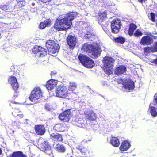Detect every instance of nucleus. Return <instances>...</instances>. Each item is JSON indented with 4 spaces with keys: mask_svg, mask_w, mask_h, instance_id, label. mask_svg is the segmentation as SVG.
Masks as SVG:
<instances>
[{
    "mask_svg": "<svg viewBox=\"0 0 157 157\" xmlns=\"http://www.w3.org/2000/svg\"><path fill=\"white\" fill-rule=\"evenodd\" d=\"M71 109L66 110L60 113L58 117V118L61 121L64 122H68L71 116Z\"/></svg>",
    "mask_w": 157,
    "mask_h": 157,
    "instance_id": "obj_11",
    "label": "nucleus"
},
{
    "mask_svg": "<svg viewBox=\"0 0 157 157\" xmlns=\"http://www.w3.org/2000/svg\"><path fill=\"white\" fill-rule=\"evenodd\" d=\"M148 17L152 22H155V14L153 12H151L150 13V16H148Z\"/></svg>",
    "mask_w": 157,
    "mask_h": 157,
    "instance_id": "obj_37",
    "label": "nucleus"
},
{
    "mask_svg": "<svg viewBox=\"0 0 157 157\" xmlns=\"http://www.w3.org/2000/svg\"><path fill=\"white\" fill-rule=\"evenodd\" d=\"M57 73V72L55 71H52L51 72V76L53 75H54L56 74Z\"/></svg>",
    "mask_w": 157,
    "mask_h": 157,
    "instance_id": "obj_45",
    "label": "nucleus"
},
{
    "mask_svg": "<svg viewBox=\"0 0 157 157\" xmlns=\"http://www.w3.org/2000/svg\"><path fill=\"white\" fill-rule=\"evenodd\" d=\"M56 149L57 151L60 152H64L65 151V148L64 146L59 143L56 145Z\"/></svg>",
    "mask_w": 157,
    "mask_h": 157,
    "instance_id": "obj_30",
    "label": "nucleus"
},
{
    "mask_svg": "<svg viewBox=\"0 0 157 157\" xmlns=\"http://www.w3.org/2000/svg\"><path fill=\"white\" fill-rule=\"evenodd\" d=\"M40 149L42 151L48 155H51L52 154V147L47 141H44L42 144Z\"/></svg>",
    "mask_w": 157,
    "mask_h": 157,
    "instance_id": "obj_12",
    "label": "nucleus"
},
{
    "mask_svg": "<svg viewBox=\"0 0 157 157\" xmlns=\"http://www.w3.org/2000/svg\"><path fill=\"white\" fill-rule=\"evenodd\" d=\"M152 52H157V41L154 43L153 46L151 47Z\"/></svg>",
    "mask_w": 157,
    "mask_h": 157,
    "instance_id": "obj_39",
    "label": "nucleus"
},
{
    "mask_svg": "<svg viewBox=\"0 0 157 157\" xmlns=\"http://www.w3.org/2000/svg\"><path fill=\"white\" fill-rule=\"evenodd\" d=\"M78 59L81 63L86 67L91 68L94 65L93 61L85 55L80 54L78 56Z\"/></svg>",
    "mask_w": 157,
    "mask_h": 157,
    "instance_id": "obj_5",
    "label": "nucleus"
},
{
    "mask_svg": "<svg viewBox=\"0 0 157 157\" xmlns=\"http://www.w3.org/2000/svg\"><path fill=\"white\" fill-rule=\"evenodd\" d=\"M42 96L41 88L39 86L34 87L31 91L29 97L30 100L35 103L38 102L39 100Z\"/></svg>",
    "mask_w": 157,
    "mask_h": 157,
    "instance_id": "obj_4",
    "label": "nucleus"
},
{
    "mask_svg": "<svg viewBox=\"0 0 157 157\" xmlns=\"http://www.w3.org/2000/svg\"><path fill=\"white\" fill-rule=\"evenodd\" d=\"M2 153V150L0 148V155H1Z\"/></svg>",
    "mask_w": 157,
    "mask_h": 157,
    "instance_id": "obj_50",
    "label": "nucleus"
},
{
    "mask_svg": "<svg viewBox=\"0 0 157 157\" xmlns=\"http://www.w3.org/2000/svg\"><path fill=\"white\" fill-rule=\"evenodd\" d=\"M34 128L36 133L39 135H44L46 132V129L44 125L37 124L35 125Z\"/></svg>",
    "mask_w": 157,
    "mask_h": 157,
    "instance_id": "obj_13",
    "label": "nucleus"
},
{
    "mask_svg": "<svg viewBox=\"0 0 157 157\" xmlns=\"http://www.w3.org/2000/svg\"><path fill=\"white\" fill-rule=\"evenodd\" d=\"M125 41V39L124 37L122 36H120L116 37L114 39V40L113 42L119 43L120 44H123Z\"/></svg>",
    "mask_w": 157,
    "mask_h": 157,
    "instance_id": "obj_31",
    "label": "nucleus"
},
{
    "mask_svg": "<svg viewBox=\"0 0 157 157\" xmlns=\"http://www.w3.org/2000/svg\"><path fill=\"white\" fill-rule=\"evenodd\" d=\"M9 78H8V81H9Z\"/></svg>",
    "mask_w": 157,
    "mask_h": 157,
    "instance_id": "obj_52",
    "label": "nucleus"
},
{
    "mask_svg": "<svg viewBox=\"0 0 157 157\" xmlns=\"http://www.w3.org/2000/svg\"><path fill=\"white\" fill-rule=\"evenodd\" d=\"M146 0H138V2L140 3H143L144 2H145Z\"/></svg>",
    "mask_w": 157,
    "mask_h": 157,
    "instance_id": "obj_46",
    "label": "nucleus"
},
{
    "mask_svg": "<svg viewBox=\"0 0 157 157\" xmlns=\"http://www.w3.org/2000/svg\"><path fill=\"white\" fill-rule=\"evenodd\" d=\"M55 43L54 40H47L46 43V46L48 51L50 50L52 46H53Z\"/></svg>",
    "mask_w": 157,
    "mask_h": 157,
    "instance_id": "obj_33",
    "label": "nucleus"
},
{
    "mask_svg": "<svg viewBox=\"0 0 157 157\" xmlns=\"http://www.w3.org/2000/svg\"><path fill=\"white\" fill-rule=\"evenodd\" d=\"M86 118L90 121H94L96 119V114L94 112L91 113L89 114H87Z\"/></svg>",
    "mask_w": 157,
    "mask_h": 157,
    "instance_id": "obj_32",
    "label": "nucleus"
},
{
    "mask_svg": "<svg viewBox=\"0 0 157 157\" xmlns=\"http://www.w3.org/2000/svg\"><path fill=\"white\" fill-rule=\"evenodd\" d=\"M131 146L130 143L127 140L123 141L119 149L121 151H125L129 149Z\"/></svg>",
    "mask_w": 157,
    "mask_h": 157,
    "instance_id": "obj_18",
    "label": "nucleus"
},
{
    "mask_svg": "<svg viewBox=\"0 0 157 157\" xmlns=\"http://www.w3.org/2000/svg\"><path fill=\"white\" fill-rule=\"evenodd\" d=\"M151 36H152V39H155L157 38V36H153L152 35H151Z\"/></svg>",
    "mask_w": 157,
    "mask_h": 157,
    "instance_id": "obj_47",
    "label": "nucleus"
},
{
    "mask_svg": "<svg viewBox=\"0 0 157 157\" xmlns=\"http://www.w3.org/2000/svg\"><path fill=\"white\" fill-rule=\"evenodd\" d=\"M143 35V33L139 29H137L134 33V36L136 37H139Z\"/></svg>",
    "mask_w": 157,
    "mask_h": 157,
    "instance_id": "obj_34",
    "label": "nucleus"
},
{
    "mask_svg": "<svg viewBox=\"0 0 157 157\" xmlns=\"http://www.w3.org/2000/svg\"><path fill=\"white\" fill-rule=\"evenodd\" d=\"M82 49L90 53L92 57H96L100 55L101 49L97 45H93L88 43L84 44L82 47Z\"/></svg>",
    "mask_w": 157,
    "mask_h": 157,
    "instance_id": "obj_2",
    "label": "nucleus"
},
{
    "mask_svg": "<svg viewBox=\"0 0 157 157\" xmlns=\"http://www.w3.org/2000/svg\"><path fill=\"white\" fill-rule=\"evenodd\" d=\"M39 1H40L42 2L43 3H49V2H51L52 0H39Z\"/></svg>",
    "mask_w": 157,
    "mask_h": 157,
    "instance_id": "obj_42",
    "label": "nucleus"
},
{
    "mask_svg": "<svg viewBox=\"0 0 157 157\" xmlns=\"http://www.w3.org/2000/svg\"><path fill=\"white\" fill-rule=\"evenodd\" d=\"M137 26L133 23L129 24L128 33L130 36H132L135 30L137 29Z\"/></svg>",
    "mask_w": 157,
    "mask_h": 157,
    "instance_id": "obj_20",
    "label": "nucleus"
},
{
    "mask_svg": "<svg viewBox=\"0 0 157 157\" xmlns=\"http://www.w3.org/2000/svg\"><path fill=\"white\" fill-rule=\"evenodd\" d=\"M51 48L49 51V52L52 54H54L58 51L59 47L58 44L56 43Z\"/></svg>",
    "mask_w": 157,
    "mask_h": 157,
    "instance_id": "obj_28",
    "label": "nucleus"
},
{
    "mask_svg": "<svg viewBox=\"0 0 157 157\" xmlns=\"http://www.w3.org/2000/svg\"><path fill=\"white\" fill-rule=\"evenodd\" d=\"M107 18V13L106 12H100L98 13V19L99 23H101L104 21Z\"/></svg>",
    "mask_w": 157,
    "mask_h": 157,
    "instance_id": "obj_24",
    "label": "nucleus"
},
{
    "mask_svg": "<svg viewBox=\"0 0 157 157\" xmlns=\"http://www.w3.org/2000/svg\"><path fill=\"white\" fill-rule=\"evenodd\" d=\"M54 129L58 132H63L65 130L64 125L61 124H57L54 127Z\"/></svg>",
    "mask_w": 157,
    "mask_h": 157,
    "instance_id": "obj_27",
    "label": "nucleus"
},
{
    "mask_svg": "<svg viewBox=\"0 0 157 157\" xmlns=\"http://www.w3.org/2000/svg\"><path fill=\"white\" fill-rule=\"evenodd\" d=\"M154 106H157V93L155 95V98L153 99V102L151 103Z\"/></svg>",
    "mask_w": 157,
    "mask_h": 157,
    "instance_id": "obj_40",
    "label": "nucleus"
},
{
    "mask_svg": "<svg viewBox=\"0 0 157 157\" xmlns=\"http://www.w3.org/2000/svg\"><path fill=\"white\" fill-rule=\"evenodd\" d=\"M119 80L121 81V82H123V80L122 79H119Z\"/></svg>",
    "mask_w": 157,
    "mask_h": 157,
    "instance_id": "obj_51",
    "label": "nucleus"
},
{
    "mask_svg": "<svg viewBox=\"0 0 157 157\" xmlns=\"http://www.w3.org/2000/svg\"><path fill=\"white\" fill-rule=\"evenodd\" d=\"M78 14L77 12H71L66 14L62 18L56 20L54 27L57 31H66L70 29L72 21Z\"/></svg>",
    "mask_w": 157,
    "mask_h": 157,
    "instance_id": "obj_1",
    "label": "nucleus"
},
{
    "mask_svg": "<svg viewBox=\"0 0 157 157\" xmlns=\"http://www.w3.org/2000/svg\"><path fill=\"white\" fill-rule=\"evenodd\" d=\"M11 84L13 89L15 91L19 87V85L16 78L15 76H11Z\"/></svg>",
    "mask_w": 157,
    "mask_h": 157,
    "instance_id": "obj_19",
    "label": "nucleus"
},
{
    "mask_svg": "<svg viewBox=\"0 0 157 157\" xmlns=\"http://www.w3.org/2000/svg\"><path fill=\"white\" fill-rule=\"evenodd\" d=\"M56 92L57 97L65 98L68 97L69 93L67 88L65 86H59L56 88Z\"/></svg>",
    "mask_w": 157,
    "mask_h": 157,
    "instance_id": "obj_7",
    "label": "nucleus"
},
{
    "mask_svg": "<svg viewBox=\"0 0 157 157\" xmlns=\"http://www.w3.org/2000/svg\"><path fill=\"white\" fill-rule=\"evenodd\" d=\"M33 53L38 54L40 57L45 56L47 55V52L44 48L37 45H35L32 49Z\"/></svg>",
    "mask_w": 157,
    "mask_h": 157,
    "instance_id": "obj_9",
    "label": "nucleus"
},
{
    "mask_svg": "<svg viewBox=\"0 0 157 157\" xmlns=\"http://www.w3.org/2000/svg\"><path fill=\"white\" fill-rule=\"evenodd\" d=\"M115 59L112 57L106 56L102 60L105 71L108 75L111 74L114 65Z\"/></svg>",
    "mask_w": 157,
    "mask_h": 157,
    "instance_id": "obj_3",
    "label": "nucleus"
},
{
    "mask_svg": "<svg viewBox=\"0 0 157 157\" xmlns=\"http://www.w3.org/2000/svg\"><path fill=\"white\" fill-rule=\"evenodd\" d=\"M17 2H21L24 1V0H16Z\"/></svg>",
    "mask_w": 157,
    "mask_h": 157,
    "instance_id": "obj_49",
    "label": "nucleus"
},
{
    "mask_svg": "<svg viewBox=\"0 0 157 157\" xmlns=\"http://www.w3.org/2000/svg\"><path fill=\"white\" fill-rule=\"evenodd\" d=\"M76 149L79 150L83 155H86L88 151L87 148L82 144L78 145L76 147Z\"/></svg>",
    "mask_w": 157,
    "mask_h": 157,
    "instance_id": "obj_22",
    "label": "nucleus"
},
{
    "mask_svg": "<svg viewBox=\"0 0 157 157\" xmlns=\"http://www.w3.org/2000/svg\"><path fill=\"white\" fill-rule=\"evenodd\" d=\"M151 62L157 65V58L153 60Z\"/></svg>",
    "mask_w": 157,
    "mask_h": 157,
    "instance_id": "obj_44",
    "label": "nucleus"
},
{
    "mask_svg": "<svg viewBox=\"0 0 157 157\" xmlns=\"http://www.w3.org/2000/svg\"><path fill=\"white\" fill-rule=\"evenodd\" d=\"M10 157H26V156L22 151H18L13 152Z\"/></svg>",
    "mask_w": 157,
    "mask_h": 157,
    "instance_id": "obj_29",
    "label": "nucleus"
},
{
    "mask_svg": "<svg viewBox=\"0 0 157 157\" xmlns=\"http://www.w3.org/2000/svg\"><path fill=\"white\" fill-rule=\"evenodd\" d=\"M78 59L81 63L86 67L91 68L94 65L93 61L85 55L80 54L78 56Z\"/></svg>",
    "mask_w": 157,
    "mask_h": 157,
    "instance_id": "obj_6",
    "label": "nucleus"
},
{
    "mask_svg": "<svg viewBox=\"0 0 157 157\" xmlns=\"http://www.w3.org/2000/svg\"><path fill=\"white\" fill-rule=\"evenodd\" d=\"M77 87V85L75 83H70V85L68 87L69 90L73 91Z\"/></svg>",
    "mask_w": 157,
    "mask_h": 157,
    "instance_id": "obj_36",
    "label": "nucleus"
},
{
    "mask_svg": "<svg viewBox=\"0 0 157 157\" xmlns=\"http://www.w3.org/2000/svg\"><path fill=\"white\" fill-rule=\"evenodd\" d=\"M57 85L56 81L51 79L47 81L46 87L48 90H51L53 89L54 87L56 86Z\"/></svg>",
    "mask_w": 157,
    "mask_h": 157,
    "instance_id": "obj_17",
    "label": "nucleus"
},
{
    "mask_svg": "<svg viewBox=\"0 0 157 157\" xmlns=\"http://www.w3.org/2000/svg\"><path fill=\"white\" fill-rule=\"evenodd\" d=\"M152 103H151L149 106V109L151 115L153 117H156L157 116V108L153 106Z\"/></svg>",
    "mask_w": 157,
    "mask_h": 157,
    "instance_id": "obj_25",
    "label": "nucleus"
},
{
    "mask_svg": "<svg viewBox=\"0 0 157 157\" xmlns=\"http://www.w3.org/2000/svg\"><path fill=\"white\" fill-rule=\"evenodd\" d=\"M154 40L152 39L151 34H148L146 36H143L140 41V43L141 45H150L153 43Z\"/></svg>",
    "mask_w": 157,
    "mask_h": 157,
    "instance_id": "obj_10",
    "label": "nucleus"
},
{
    "mask_svg": "<svg viewBox=\"0 0 157 157\" xmlns=\"http://www.w3.org/2000/svg\"><path fill=\"white\" fill-rule=\"evenodd\" d=\"M24 1L21 2H17V6L18 8H21L24 6Z\"/></svg>",
    "mask_w": 157,
    "mask_h": 157,
    "instance_id": "obj_41",
    "label": "nucleus"
},
{
    "mask_svg": "<svg viewBox=\"0 0 157 157\" xmlns=\"http://www.w3.org/2000/svg\"><path fill=\"white\" fill-rule=\"evenodd\" d=\"M45 107H46V108L48 110H50V108H49V109H48V105H46Z\"/></svg>",
    "mask_w": 157,
    "mask_h": 157,
    "instance_id": "obj_48",
    "label": "nucleus"
},
{
    "mask_svg": "<svg viewBox=\"0 0 157 157\" xmlns=\"http://www.w3.org/2000/svg\"><path fill=\"white\" fill-rule=\"evenodd\" d=\"M121 25V21L118 19L113 20L111 23V28L112 32L117 34L119 32Z\"/></svg>",
    "mask_w": 157,
    "mask_h": 157,
    "instance_id": "obj_8",
    "label": "nucleus"
},
{
    "mask_svg": "<svg viewBox=\"0 0 157 157\" xmlns=\"http://www.w3.org/2000/svg\"><path fill=\"white\" fill-rule=\"evenodd\" d=\"M9 4L7 5H4L2 6L1 7V8L3 10L9 12Z\"/></svg>",
    "mask_w": 157,
    "mask_h": 157,
    "instance_id": "obj_38",
    "label": "nucleus"
},
{
    "mask_svg": "<svg viewBox=\"0 0 157 157\" xmlns=\"http://www.w3.org/2000/svg\"><path fill=\"white\" fill-rule=\"evenodd\" d=\"M67 42L70 48L73 49L76 45V39L75 37L69 35L67 38Z\"/></svg>",
    "mask_w": 157,
    "mask_h": 157,
    "instance_id": "obj_14",
    "label": "nucleus"
},
{
    "mask_svg": "<svg viewBox=\"0 0 157 157\" xmlns=\"http://www.w3.org/2000/svg\"><path fill=\"white\" fill-rule=\"evenodd\" d=\"M126 67L124 65H120L116 67L114 71V73L117 75H122L126 71Z\"/></svg>",
    "mask_w": 157,
    "mask_h": 157,
    "instance_id": "obj_15",
    "label": "nucleus"
},
{
    "mask_svg": "<svg viewBox=\"0 0 157 157\" xmlns=\"http://www.w3.org/2000/svg\"><path fill=\"white\" fill-rule=\"evenodd\" d=\"M134 83L130 80H127L124 85L126 89L132 90L134 89Z\"/></svg>",
    "mask_w": 157,
    "mask_h": 157,
    "instance_id": "obj_26",
    "label": "nucleus"
},
{
    "mask_svg": "<svg viewBox=\"0 0 157 157\" xmlns=\"http://www.w3.org/2000/svg\"><path fill=\"white\" fill-rule=\"evenodd\" d=\"M144 53L147 55L149 54L151 51L152 52L151 47H146L144 48Z\"/></svg>",
    "mask_w": 157,
    "mask_h": 157,
    "instance_id": "obj_35",
    "label": "nucleus"
},
{
    "mask_svg": "<svg viewBox=\"0 0 157 157\" xmlns=\"http://www.w3.org/2000/svg\"><path fill=\"white\" fill-rule=\"evenodd\" d=\"M110 142L111 144L114 147H118L120 144V141L119 139L117 137H112Z\"/></svg>",
    "mask_w": 157,
    "mask_h": 157,
    "instance_id": "obj_23",
    "label": "nucleus"
},
{
    "mask_svg": "<svg viewBox=\"0 0 157 157\" xmlns=\"http://www.w3.org/2000/svg\"><path fill=\"white\" fill-rule=\"evenodd\" d=\"M51 23L49 19H47L44 22H41L39 25V28L40 29H44L46 27L49 26Z\"/></svg>",
    "mask_w": 157,
    "mask_h": 157,
    "instance_id": "obj_21",
    "label": "nucleus"
},
{
    "mask_svg": "<svg viewBox=\"0 0 157 157\" xmlns=\"http://www.w3.org/2000/svg\"><path fill=\"white\" fill-rule=\"evenodd\" d=\"M110 37V38L114 42V39H115V37H114L113 35L111 34L110 33H109L108 35Z\"/></svg>",
    "mask_w": 157,
    "mask_h": 157,
    "instance_id": "obj_43",
    "label": "nucleus"
},
{
    "mask_svg": "<svg viewBox=\"0 0 157 157\" xmlns=\"http://www.w3.org/2000/svg\"><path fill=\"white\" fill-rule=\"evenodd\" d=\"M50 138L54 142H60L63 140L61 134L57 133H53L50 135Z\"/></svg>",
    "mask_w": 157,
    "mask_h": 157,
    "instance_id": "obj_16",
    "label": "nucleus"
}]
</instances>
